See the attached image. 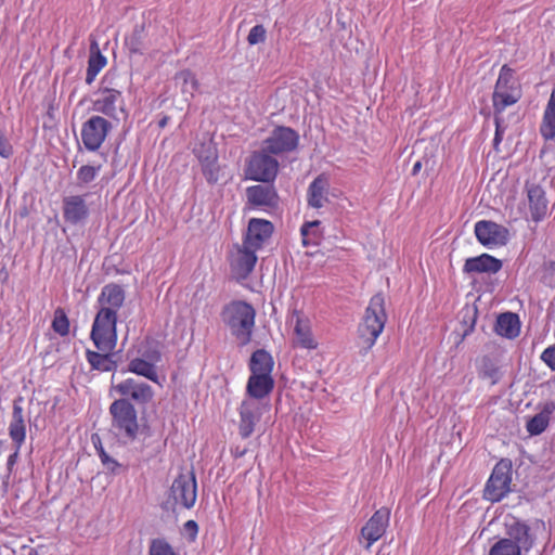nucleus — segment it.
<instances>
[{"label": "nucleus", "mask_w": 555, "mask_h": 555, "mask_svg": "<svg viewBox=\"0 0 555 555\" xmlns=\"http://www.w3.org/2000/svg\"><path fill=\"white\" fill-rule=\"evenodd\" d=\"M386 322L385 298L383 294L378 293L371 297L363 319L358 326L357 346L360 356L364 357L372 350L383 333Z\"/></svg>", "instance_id": "nucleus-1"}, {"label": "nucleus", "mask_w": 555, "mask_h": 555, "mask_svg": "<svg viewBox=\"0 0 555 555\" xmlns=\"http://www.w3.org/2000/svg\"><path fill=\"white\" fill-rule=\"evenodd\" d=\"M222 317L241 346L250 343L256 317L251 305L245 301H233L223 309Z\"/></svg>", "instance_id": "nucleus-2"}, {"label": "nucleus", "mask_w": 555, "mask_h": 555, "mask_svg": "<svg viewBox=\"0 0 555 555\" xmlns=\"http://www.w3.org/2000/svg\"><path fill=\"white\" fill-rule=\"evenodd\" d=\"M108 411L115 434L124 442L134 441L140 433V425L133 403L126 399H116L111 403Z\"/></svg>", "instance_id": "nucleus-3"}, {"label": "nucleus", "mask_w": 555, "mask_h": 555, "mask_svg": "<svg viewBox=\"0 0 555 555\" xmlns=\"http://www.w3.org/2000/svg\"><path fill=\"white\" fill-rule=\"evenodd\" d=\"M521 98V88L514 78V69L504 64L499 73L492 105L495 115H501L508 106L516 104Z\"/></svg>", "instance_id": "nucleus-4"}, {"label": "nucleus", "mask_w": 555, "mask_h": 555, "mask_svg": "<svg viewBox=\"0 0 555 555\" xmlns=\"http://www.w3.org/2000/svg\"><path fill=\"white\" fill-rule=\"evenodd\" d=\"M197 499V482L193 469L182 468L172 481L169 490L168 504L173 511L190 509Z\"/></svg>", "instance_id": "nucleus-5"}, {"label": "nucleus", "mask_w": 555, "mask_h": 555, "mask_svg": "<svg viewBox=\"0 0 555 555\" xmlns=\"http://www.w3.org/2000/svg\"><path fill=\"white\" fill-rule=\"evenodd\" d=\"M117 321L118 315H113L106 310H98L90 332V339L95 349L100 351L115 350L118 340Z\"/></svg>", "instance_id": "nucleus-6"}, {"label": "nucleus", "mask_w": 555, "mask_h": 555, "mask_svg": "<svg viewBox=\"0 0 555 555\" xmlns=\"http://www.w3.org/2000/svg\"><path fill=\"white\" fill-rule=\"evenodd\" d=\"M114 75L106 74L101 81L92 109L109 118H117L118 109L124 112L122 91L114 83Z\"/></svg>", "instance_id": "nucleus-7"}, {"label": "nucleus", "mask_w": 555, "mask_h": 555, "mask_svg": "<svg viewBox=\"0 0 555 555\" xmlns=\"http://www.w3.org/2000/svg\"><path fill=\"white\" fill-rule=\"evenodd\" d=\"M263 147L261 151L253 152L245 166L246 179L270 183L273 182L279 172V162Z\"/></svg>", "instance_id": "nucleus-8"}, {"label": "nucleus", "mask_w": 555, "mask_h": 555, "mask_svg": "<svg viewBox=\"0 0 555 555\" xmlns=\"http://www.w3.org/2000/svg\"><path fill=\"white\" fill-rule=\"evenodd\" d=\"M511 482L512 462L508 459H502L492 469L483 490V498L491 502L501 501L509 492Z\"/></svg>", "instance_id": "nucleus-9"}, {"label": "nucleus", "mask_w": 555, "mask_h": 555, "mask_svg": "<svg viewBox=\"0 0 555 555\" xmlns=\"http://www.w3.org/2000/svg\"><path fill=\"white\" fill-rule=\"evenodd\" d=\"M111 392L118 395V399H126L139 405L150 403L155 396L151 385L133 377L125 378L116 384L113 383Z\"/></svg>", "instance_id": "nucleus-10"}, {"label": "nucleus", "mask_w": 555, "mask_h": 555, "mask_svg": "<svg viewBox=\"0 0 555 555\" xmlns=\"http://www.w3.org/2000/svg\"><path fill=\"white\" fill-rule=\"evenodd\" d=\"M112 128L111 122L102 116L95 115L82 124L81 140L88 151H98Z\"/></svg>", "instance_id": "nucleus-11"}, {"label": "nucleus", "mask_w": 555, "mask_h": 555, "mask_svg": "<svg viewBox=\"0 0 555 555\" xmlns=\"http://www.w3.org/2000/svg\"><path fill=\"white\" fill-rule=\"evenodd\" d=\"M256 250L242 243L235 244L229 255V264L232 274L237 280H245L253 272L256 262Z\"/></svg>", "instance_id": "nucleus-12"}, {"label": "nucleus", "mask_w": 555, "mask_h": 555, "mask_svg": "<svg viewBox=\"0 0 555 555\" xmlns=\"http://www.w3.org/2000/svg\"><path fill=\"white\" fill-rule=\"evenodd\" d=\"M474 231L478 242L488 248L503 246L509 238L507 228L490 220L476 222Z\"/></svg>", "instance_id": "nucleus-13"}, {"label": "nucleus", "mask_w": 555, "mask_h": 555, "mask_svg": "<svg viewBox=\"0 0 555 555\" xmlns=\"http://www.w3.org/2000/svg\"><path fill=\"white\" fill-rule=\"evenodd\" d=\"M162 360V353L158 350H152L144 353L143 357H135L129 360L127 371L138 376L163 386L156 364Z\"/></svg>", "instance_id": "nucleus-14"}, {"label": "nucleus", "mask_w": 555, "mask_h": 555, "mask_svg": "<svg viewBox=\"0 0 555 555\" xmlns=\"http://www.w3.org/2000/svg\"><path fill=\"white\" fill-rule=\"evenodd\" d=\"M390 520V509L382 507L377 509L365 522L360 531V540H365L364 547L370 550L386 532Z\"/></svg>", "instance_id": "nucleus-15"}, {"label": "nucleus", "mask_w": 555, "mask_h": 555, "mask_svg": "<svg viewBox=\"0 0 555 555\" xmlns=\"http://www.w3.org/2000/svg\"><path fill=\"white\" fill-rule=\"evenodd\" d=\"M299 141L298 133L288 127L279 126L263 142V147L271 154H282L294 151Z\"/></svg>", "instance_id": "nucleus-16"}, {"label": "nucleus", "mask_w": 555, "mask_h": 555, "mask_svg": "<svg viewBox=\"0 0 555 555\" xmlns=\"http://www.w3.org/2000/svg\"><path fill=\"white\" fill-rule=\"evenodd\" d=\"M279 205V195L273 185L256 184L246 189V208L268 210Z\"/></svg>", "instance_id": "nucleus-17"}, {"label": "nucleus", "mask_w": 555, "mask_h": 555, "mask_svg": "<svg viewBox=\"0 0 555 555\" xmlns=\"http://www.w3.org/2000/svg\"><path fill=\"white\" fill-rule=\"evenodd\" d=\"M274 231L273 223L266 219L251 218L248 222L246 234L243 243L249 248L258 251L264 243L272 236Z\"/></svg>", "instance_id": "nucleus-18"}, {"label": "nucleus", "mask_w": 555, "mask_h": 555, "mask_svg": "<svg viewBox=\"0 0 555 555\" xmlns=\"http://www.w3.org/2000/svg\"><path fill=\"white\" fill-rule=\"evenodd\" d=\"M262 414V406L255 400H243L238 408V434L243 439L249 438L255 431Z\"/></svg>", "instance_id": "nucleus-19"}, {"label": "nucleus", "mask_w": 555, "mask_h": 555, "mask_svg": "<svg viewBox=\"0 0 555 555\" xmlns=\"http://www.w3.org/2000/svg\"><path fill=\"white\" fill-rule=\"evenodd\" d=\"M125 299L126 294L122 286L116 283L106 284L98 297L99 310H106L113 313V315H118Z\"/></svg>", "instance_id": "nucleus-20"}, {"label": "nucleus", "mask_w": 555, "mask_h": 555, "mask_svg": "<svg viewBox=\"0 0 555 555\" xmlns=\"http://www.w3.org/2000/svg\"><path fill=\"white\" fill-rule=\"evenodd\" d=\"M89 207L82 195H70L63 199V218L66 223L76 225L87 220Z\"/></svg>", "instance_id": "nucleus-21"}, {"label": "nucleus", "mask_w": 555, "mask_h": 555, "mask_svg": "<svg viewBox=\"0 0 555 555\" xmlns=\"http://www.w3.org/2000/svg\"><path fill=\"white\" fill-rule=\"evenodd\" d=\"M506 533L514 543L520 546V551L528 552L535 543V537L531 527L520 520L514 519L511 524L506 525Z\"/></svg>", "instance_id": "nucleus-22"}, {"label": "nucleus", "mask_w": 555, "mask_h": 555, "mask_svg": "<svg viewBox=\"0 0 555 555\" xmlns=\"http://www.w3.org/2000/svg\"><path fill=\"white\" fill-rule=\"evenodd\" d=\"M526 191L532 220H542L547 212V199L544 190L539 184L527 183Z\"/></svg>", "instance_id": "nucleus-23"}, {"label": "nucleus", "mask_w": 555, "mask_h": 555, "mask_svg": "<svg viewBox=\"0 0 555 555\" xmlns=\"http://www.w3.org/2000/svg\"><path fill=\"white\" fill-rule=\"evenodd\" d=\"M501 268L502 262L500 259L489 254H481L477 257L467 258L463 271L465 273H496Z\"/></svg>", "instance_id": "nucleus-24"}, {"label": "nucleus", "mask_w": 555, "mask_h": 555, "mask_svg": "<svg viewBox=\"0 0 555 555\" xmlns=\"http://www.w3.org/2000/svg\"><path fill=\"white\" fill-rule=\"evenodd\" d=\"M274 388L272 376L250 374L246 385V392L249 400H261L269 396Z\"/></svg>", "instance_id": "nucleus-25"}, {"label": "nucleus", "mask_w": 555, "mask_h": 555, "mask_svg": "<svg viewBox=\"0 0 555 555\" xmlns=\"http://www.w3.org/2000/svg\"><path fill=\"white\" fill-rule=\"evenodd\" d=\"M295 317L294 334L296 345L304 349H317L318 343L312 335L309 319L302 317L298 311L295 312Z\"/></svg>", "instance_id": "nucleus-26"}, {"label": "nucleus", "mask_w": 555, "mask_h": 555, "mask_svg": "<svg viewBox=\"0 0 555 555\" xmlns=\"http://www.w3.org/2000/svg\"><path fill=\"white\" fill-rule=\"evenodd\" d=\"M9 435L15 444L16 453L26 439V424L23 408L15 401L13 404L12 420L9 425Z\"/></svg>", "instance_id": "nucleus-27"}, {"label": "nucleus", "mask_w": 555, "mask_h": 555, "mask_svg": "<svg viewBox=\"0 0 555 555\" xmlns=\"http://www.w3.org/2000/svg\"><path fill=\"white\" fill-rule=\"evenodd\" d=\"M274 360L264 349H258L253 352L249 361L250 374L272 376Z\"/></svg>", "instance_id": "nucleus-28"}, {"label": "nucleus", "mask_w": 555, "mask_h": 555, "mask_svg": "<svg viewBox=\"0 0 555 555\" xmlns=\"http://www.w3.org/2000/svg\"><path fill=\"white\" fill-rule=\"evenodd\" d=\"M198 160L207 182L209 184L217 183L219 181L220 166L218 165V155L216 149H207V156L198 153Z\"/></svg>", "instance_id": "nucleus-29"}, {"label": "nucleus", "mask_w": 555, "mask_h": 555, "mask_svg": "<svg viewBox=\"0 0 555 555\" xmlns=\"http://www.w3.org/2000/svg\"><path fill=\"white\" fill-rule=\"evenodd\" d=\"M113 351L90 350L86 351V359L92 370L99 372H112L117 364L112 357Z\"/></svg>", "instance_id": "nucleus-30"}, {"label": "nucleus", "mask_w": 555, "mask_h": 555, "mask_svg": "<svg viewBox=\"0 0 555 555\" xmlns=\"http://www.w3.org/2000/svg\"><path fill=\"white\" fill-rule=\"evenodd\" d=\"M495 331L500 336L513 339L519 335L518 315L512 312L499 315L495 324Z\"/></svg>", "instance_id": "nucleus-31"}, {"label": "nucleus", "mask_w": 555, "mask_h": 555, "mask_svg": "<svg viewBox=\"0 0 555 555\" xmlns=\"http://www.w3.org/2000/svg\"><path fill=\"white\" fill-rule=\"evenodd\" d=\"M540 133L546 141L555 138V90L552 91L544 109Z\"/></svg>", "instance_id": "nucleus-32"}, {"label": "nucleus", "mask_w": 555, "mask_h": 555, "mask_svg": "<svg viewBox=\"0 0 555 555\" xmlns=\"http://www.w3.org/2000/svg\"><path fill=\"white\" fill-rule=\"evenodd\" d=\"M326 180L318 177L309 185L308 189V204L313 208L323 207L327 201L325 196Z\"/></svg>", "instance_id": "nucleus-33"}, {"label": "nucleus", "mask_w": 555, "mask_h": 555, "mask_svg": "<svg viewBox=\"0 0 555 555\" xmlns=\"http://www.w3.org/2000/svg\"><path fill=\"white\" fill-rule=\"evenodd\" d=\"M319 220L307 221L300 228V234L304 246H318L323 237V231L320 228Z\"/></svg>", "instance_id": "nucleus-34"}, {"label": "nucleus", "mask_w": 555, "mask_h": 555, "mask_svg": "<svg viewBox=\"0 0 555 555\" xmlns=\"http://www.w3.org/2000/svg\"><path fill=\"white\" fill-rule=\"evenodd\" d=\"M125 46L131 55H142L144 51V27L135 26L132 33L126 37Z\"/></svg>", "instance_id": "nucleus-35"}, {"label": "nucleus", "mask_w": 555, "mask_h": 555, "mask_svg": "<svg viewBox=\"0 0 555 555\" xmlns=\"http://www.w3.org/2000/svg\"><path fill=\"white\" fill-rule=\"evenodd\" d=\"M554 406L552 405L550 409L535 414L532 418H530L527 423V431L530 435H540L542 434L550 423V414L552 413Z\"/></svg>", "instance_id": "nucleus-36"}, {"label": "nucleus", "mask_w": 555, "mask_h": 555, "mask_svg": "<svg viewBox=\"0 0 555 555\" xmlns=\"http://www.w3.org/2000/svg\"><path fill=\"white\" fill-rule=\"evenodd\" d=\"M106 65V57L96 50L95 52H91L89 60H88V68H87V76L86 81L87 83H91L96 75L104 68Z\"/></svg>", "instance_id": "nucleus-37"}, {"label": "nucleus", "mask_w": 555, "mask_h": 555, "mask_svg": "<svg viewBox=\"0 0 555 555\" xmlns=\"http://www.w3.org/2000/svg\"><path fill=\"white\" fill-rule=\"evenodd\" d=\"M489 555H521V551L511 539L503 538L491 546Z\"/></svg>", "instance_id": "nucleus-38"}, {"label": "nucleus", "mask_w": 555, "mask_h": 555, "mask_svg": "<svg viewBox=\"0 0 555 555\" xmlns=\"http://www.w3.org/2000/svg\"><path fill=\"white\" fill-rule=\"evenodd\" d=\"M51 327L60 336H67L69 334V320L62 308H57L54 311Z\"/></svg>", "instance_id": "nucleus-39"}, {"label": "nucleus", "mask_w": 555, "mask_h": 555, "mask_svg": "<svg viewBox=\"0 0 555 555\" xmlns=\"http://www.w3.org/2000/svg\"><path fill=\"white\" fill-rule=\"evenodd\" d=\"M175 79L182 81V92L193 94L199 87L196 76L190 69L180 70L176 74Z\"/></svg>", "instance_id": "nucleus-40"}, {"label": "nucleus", "mask_w": 555, "mask_h": 555, "mask_svg": "<svg viewBox=\"0 0 555 555\" xmlns=\"http://www.w3.org/2000/svg\"><path fill=\"white\" fill-rule=\"evenodd\" d=\"M103 165H83L77 171V181L80 185H87L91 183L99 172L102 170Z\"/></svg>", "instance_id": "nucleus-41"}, {"label": "nucleus", "mask_w": 555, "mask_h": 555, "mask_svg": "<svg viewBox=\"0 0 555 555\" xmlns=\"http://www.w3.org/2000/svg\"><path fill=\"white\" fill-rule=\"evenodd\" d=\"M149 555H177L165 539H154L150 543Z\"/></svg>", "instance_id": "nucleus-42"}, {"label": "nucleus", "mask_w": 555, "mask_h": 555, "mask_svg": "<svg viewBox=\"0 0 555 555\" xmlns=\"http://www.w3.org/2000/svg\"><path fill=\"white\" fill-rule=\"evenodd\" d=\"M540 281L546 286H555V260L543 262L541 267Z\"/></svg>", "instance_id": "nucleus-43"}, {"label": "nucleus", "mask_w": 555, "mask_h": 555, "mask_svg": "<svg viewBox=\"0 0 555 555\" xmlns=\"http://www.w3.org/2000/svg\"><path fill=\"white\" fill-rule=\"evenodd\" d=\"M266 37H267V31H266V28L263 27V25L261 24H258V25H255L250 30H249V34L247 36V42L250 44V46H255V44H258V43H262L266 41Z\"/></svg>", "instance_id": "nucleus-44"}, {"label": "nucleus", "mask_w": 555, "mask_h": 555, "mask_svg": "<svg viewBox=\"0 0 555 555\" xmlns=\"http://www.w3.org/2000/svg\"><path fill=\"white\" fill-rule=\"evenodd\" d=\"M541 360L552 370L555 371V345L547 347L541 354Z\"/></svg>", "instance_id": "nucleus-45"}, {"label": "nucleus", "mask_w": 555, "mask_h": 555, "mask_svg": "<svg viewBox=\"0 0 555 555\" xmlns=\"http://www.w3.org/2000/svg\"><path fill=\"white\" fill-rule=\"evenodd\" d=\"M499 370L498 367L490 361L485 360L481 369V375L483 377H489L493 379V383L495 382L498 377Z\"/></svg>", "instance_id": "nucleus-46"}, {"label": "nucleus", "mask_w": 555, "mask_h": 555, "mask_svg": "<svg viewBox=\"0 0 555 555\" xmlns=\"http://www.w3.org/2000/svg\"><path fill=\"white\" fill-rule=\"evenodd\" d=\"M102 464L112 474L118 473L119 468L121 467V464L109 455L102 462Z\"/></svg>", "instance_id": "nucleus-47"}, {"label": "nucleus", "mask_w": 555, "mask_h": 555, "mask_svg": "<svg viewBox=\"0 0 555 555\" xmlns=\"http://www.w3.org/2000/svg\"><path fill=\"white\" fill-rule=\"evenodd\" d=\"M185 531L191 535L192 539H195L198 532V526L195 520H188L184 524Z\"/></svg>", "instance_id": "nucleus-48"}, {"label": "nucleus", "mask_w": 555, "mask_h": 555, "mask_svg": "<svg viewBox=\"0 0 555 555\" xmlns=\"http://www.w3.org/2000/svg\"><path fill=\"white\" fill-rule=\"evenodd\" d=\"M495 125H496V128H495V134H494V139H493L494 147H496L502 142V139H503V131L501 130L500 118L498 117V115H495Z\"/></svg>", "instance_id": "nucleus-49"}, {"label": "nucleus", "mask_w": 555, "mask_h": 555, "mask_svg": "<svg viewBox=\"0 0 555 555\" xmlns=\"http://www.w3.org/2000/svg\"><path fill=\"white\" fill-rule=\"evenodd\" d=\"M94 447L96 449V452H98V455H99L101 462H103L105 459H107L108 454L102 447L101 442H99V444L94 443Z\"/></svg>", "instance_id": "nucleus-50"}, {"label": "nucleus", "mask_w": 555, "mask_h": 555, "mask_svg": "<svg viewBox=\"0 0 555 555\" xmlns=\"http://www.w3.org/2000/svg\"><path fill=\"white\" fill-rule=\"evenodd\" d=\"M207 149H215V147L211 146L210 144H208V145L203 144L201 150L196 151V156L198 157V153H202L204 156H207Z\"/></svg>", "instance_id": "nucleus-51"}, {"label": "nucleus", "mask_w": 555, "mask_h": 555, "mask_svg": "<svg viewBox=\"0 0 555 555\" xmlns=\"http://www.w3.org/2000/svg\"><path fill=\"white\" fill-rule=\"evenodd\" d=\"M168 120H169V117H168V116L163 117V118L159 120V122H158L159 127H160V128H164V127L167 125Z\"/></svg>", "instance_id": "nucleus-52"}, {"label": "nucleus", "mask_w": 555, "mask_h": 555, "mask_svg": "<svg viewBox=\"0 0 555 555\" xmlns=\"http://www.w3.org/2000/svg\"><path fill=\"white\" fill-rule=\"evenodd\" d=\"M421 166H422L421 162H417V163L414 164V166H413V173L414 175L418 172V170L421 169Z\"/></svg>", "instance_id": "nucleus-53"}, {"label": "nucleus", "mask_w": 555, "mask_h": 555, "mask_svg": "<svg viewBox=\"0 0 555 555\" xmlns=\"http://www.w3.org/2000/svg\"><path fill=\"white\" fill-rule=\"evenodd\" d=\"M246 453V450H236L234 455L235 457H242Z\"/></svg>", "instance_id": "nucleus-54"}, {"label": "nucleus", "mask_w": 555, "mask_h": 555, "mask_svg": "<svg viewBox=\"0 0 555 555\" xmlns=\"http://www.w3.org/2000/svg\"><path fill=\"white\" fill-rule=\"evenodd\" d=\"M17 454H18V453H16V452H15L14 454H12V455L9 457L8 463H9V464H13V463H14V461H15V457H17Z\"/></svg>", "instance_id": "nucleus-55"}, {"label": "nucleus", "mask_w": 555, "mask_h": 555, "mask_svg": "<svg viewBox=\"0 0 555 555\" xmlns=\"http://www.w3.org/2000/svg\"><path fill=\"white\" fill-rule=\"evenodd\" d=\"M29 555H38L37 550L33 548V550L30 551Z\"/></svg>", "instance_id": "nucleus-56"}]
</instances>
